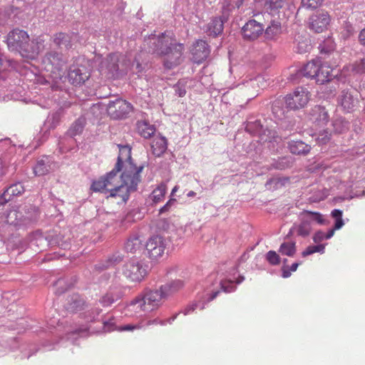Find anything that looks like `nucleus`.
<instances>
[{
  "label": "nucleus",
  "instance_id": "54",
  "mask_svg": "<svg viewBox=\"0 0 365 365\" xmlns=\"http://www.w3.org/2000/svg\"><path fill=\"white\" fill-rule=\"evenodd\" d=\"M166 324V322L165 321H163V320H160L159 319H155L153 320H150L148 322L147 324L148 326H150V325H165Z\"/></svg>",
  "mask_w": 365,
  "mask_h": 365
},
{
  "label": "nucleus",
  "instance_id": "46",
  "mask_svg": "<svg viewBox=\"0 0 365 365\" xmlns=\"http://www.w3.org/2000/svg\"><path fill=\"white\" fill-rule=\"evenodd\" d=\"M353 71L357 73H363L365 72V59L362 58L359 61H356L353 64Z\"/></svg>",
  "mask_w": 365,
  "mask_h": 365
},
{
  "label": "nucleus",
  "instance_id": "16",
  "mask_svg": "<svg viewBox=\"0 0 365 365\" xmlns=\"http://www.w3.org/2000/svg\"><path fill=\"white\" fill-rule=\"evenodd\" d=\"M309 25L311 29L317 33H322L327 29L330 23V16L325 11H317L310 17Z\"/></svg>",
  "mask_w": 365,
  "mask_h": 365
},
{
  "label": "nucleus",
  "instance_id": "22",
  "mask_svg": "<svg viewBox=\"0 0 365 365\" xmlns=\"http://www.w3.org/2000/svg\"><path fill=\"white\" fill-rule=\"evenodd\" d=\"M288 148L292 154L306 155L309 153L311 146L302 140H291L288 143Z\"/></svg>",
  "mask_w": 365,
  "mask_h": 365
},
{
  "label": "nucleus",
  "instance_id": "26",
  "mask_svg": "<svg viewBox=\"0 0 365 365\" xmlns=\"http://www.w3.org/2000/svg\"><path fill=\"white\" fill-rule=\"evenodd\" d=\"M24 192V187L20 182L15 183L9 187L4 193L5 200L9 201L13 196H18Z\"/></svg>",
  "mask_w": 365,
  "mask_h": 365
},
{
  "label": "nucleus",
  "instance_id": "13",
  "mask_svg": "<svg viewBox=\"0 0 365 365\" xmlns=\"http://www.w3.org/2000/svg\"><path fill=\"white\" fill-rule=\"evenodd\" d=\"M148 257L152 259H158L165 252V244L164 240L160 236L150 237L145 245Z\"/></svg>",
  "mask_w": 365,
  "mask_h": 365
},
{
  "label": "nucleus",
  "instance_id": "64",
  "mask_svg": "<svg viewBox=\"0 0 365 365\" xmlns=\"http://www.w3.org/2000/svg\"><path fill=\"white\" fill-rule=\"evenodd\" d=\"M0 246L1 247V248H4V244L1 242H0Z\"/></svg>",
  "mask_w": 365,
  "mask_h": 365
},
{
  "label": "nucleus",
  "instance_id": "58",
  "mask_svg": "<svg viewBox=\"0 0 365 365\" xmlns=\"http://www.w3.org/2000/svg\"><path fill=\"white\" fill-rule=\"evenodd\" d=\"M176 91H178L180 97L184 96L186 93V91L185 88H178V90H176Z\"/></svg>",
  "mask_w": 365,
  "mask_h": 365
},
{
  "label": "nucleus",
  "instance_id": "45",
  "mask_svg": "<svg viewBox=\"0 0 365 365\" xmlns=\"http://www.w3.org/2000/svg\"><path fill=\"white\" fill-rule=\"evenodd\" d=\"M266 258L267 261L273 265L279 264L280 262V258L279 256L274 251H269L267 253Z\"/></svg>",
  "mask_w": 365,
  "mask_h": 365
},
{
  "label": "nucleus",
  "instance_id": "62",
  "mask_svg": "<svg viewBox=\"0 0 365 365\" xmlns=\"http://www.w3.org/2000/svg\"><path fill=\"white\" fill-rule=\"evenodd\" d=\"M195 195V192L194 191H190L187 193L188 197H193Z\"/></svg>",
  "mask_w": 365,
  "mask_h": 365
},
{
  "label": "nucleus",
  "instance_id": "15",
  "mask_svg": "<svg viewBox=\"0 0 365 365\" xmlns=\"http://www.w3.org/2000/svg\"><path fill=\"white\" fill-rule=\"evenodd\" d=\"M29 41V36L25 31L20 29H14L11 31L7 38L8 46L12 50L18 52L21 48Z\"/></svg>",
  "mask_w": 365,
  "mask_h": 365
},
{
  "label": "nucleus",
  "instance_id": "38",
  "mask_svg": "<svg viewBox=\"0 0 365 365\" xmlns=\"http://www.w3.org/2000/svg\"><path fill=\"white\" fill-rule=\"evenodd\" d=\"M84 305V302L79 296L75 295L73 297V302L69 304L68 309L71 312H77L81 310Z\"/></svg>",
  "mask_w": 365,
  "mask_h": 365
},
{
  "label": "nucleus",
  "instance_id": "10",
  "mask_svg": "<svg viewBox=\"0 0 365 365\" xmlns=\"http://www.w3.org/2000/svg\"><path fill=\"white\" fill-rule=\"evenodd\" d=\"M45 39L43 36H37L25 43L19 51V53L23 58L27 59H35L39 53L44 50Z\"/></svg>",
  "mask_w": 365,
  "mask_h": 365
},
{
  "label": "nucleus",
  "instance_id": "1",
  "mask_svg": "<svg viewBox=\"0 0 365 365\" xmlns=\"http://www.w3.org/2000/svg\"><path fill=\"white\" fill-rule=\"evenodd\" d=\"M145 43L153 45V53L163 57V65L166 68L171 69L180 63L184 46L176 43L172 32L165 31L158 36L151 35Z\"/></svg>",
  "mask_w": 365,
  "mask_h": 365
},
{
  "label": "nucleus",
  "instance_id": "33",
  "mask_svg": "<svg viewBox=\"0 0 365 365\" xmlns=\"http://www.w3.org/2000/svg\"><path fill=\"white\" fill-rule=\"evenodd\" d=\"M284 0H265V6L272 14H275L284 4Z\"/></svg>",
  "mask_w": 365,
  "mask_h": 365
},
{
  "label": "nucleus",
  "instance_id": "27",
  "mask_svg": "<svg viewBox=\"0 0 365 365\" xmlns=\"http://www.w3.org/2000/svg\"><path fill=\"white\" fill-rule=\"evenodd\" d=\"M183 285L184 283L182 280L177 279L170 283L163 284L160 286V287L161 289H163L165 294L168 297L180 290L183 287Z\"/></svg>",
  "mask_w": 365,
  "mask_h": 365
},
{
  "label": "nucleus",
  "instance_id": "60",
  "mask_svg": "<svg viewBox=\"0 0 365 365\" xmlns=\"http://www.w3.org/2000/svg\"><path fill=\"white\" fill-rule=\"evenodd\" d=\"M303 43L304 44V49H303V50H302V49H301V48H300V46H299V47H298V51H299V52H300V53H302V52H304V51H306L307 50V48L309 47V44H307V43Z\"/></svg>",
  "mask_w": 365,
  "mask_h": 365
},
{
  "label": "nucleus",
  "instance_id": "21",
  "mask_svg": "<svg viewBox=\"0 0 365 365\" xmlns=\"http://www.w3.org/2000/svg\"><path fill=\"white\" fill-rule=\"evenodd\" d=\"M329 119L328 111L322 106H314L311 111V120L317 125H326Z\"/></svg>",
  "mask_w": 365,
  "mask_h": 365
},
{
  "label": "nucleus",
  "instance_id": "11",
  "mask_svg": "<svg viewBox=\"0 0 365 365\" xmlns=\"http://www.w3.org/2000/svg\"><path fill=\"white\" fill-rule=\"evenodd\" d=\"M265 85V81L262 76L257 75L253 78L245 80L240 88L244 96L248 99L257 97L260 89Z\"/></svg>",
  "mask_w": 365,
  "mask_h": 365
},
{
  "label": "nucleus",
  "instance_id": "59",
  "mask_svg": "<svg viewBox=\"0 0 365 365\" xmlns=\"http://www.w3.org/2000/svg\"><path fill=\"white\" fill-rule=\"evenodd\" d=\"M299 263H293L290 267V270L292 272H295L297 269Z\"/></svg>",
  "mask_w": 365,
  "mask_h": 365
},
{
  "label": "nucleus",
  "instance_id": "28",
  "mask_svg": "<svg viewBox=\"0 0 365 365\" xmlns=\"http://www.w3.org/2000/svg\"><path fill=\"white\" fill-rule=\"evenodd\" d=\"M138 133L145 138H150L155 132V128L153 125H150L145 121L138 123Z\"/></svg>",
  "mask_w": 365,
  "mask_h": 365
},
{
  "label": "nucleus",
  "instance_id": "32",
  "mask_svg": "<svg viewBox=\"0 0 365 365\" xmlns=\"http://www.w3.org/2000/svg\"><path fill=\"white\" fill-rule=\"evenodd\" d=\"M332 126L335 133H343L349 130V122L341 117L336 118L333 120Z\"/></svg>",
  "mask_w": 365,
  "mask_h": 365
},
{
  "label": "nucleus",
  "instance_id": "63",
  "mask_svg": "<svg viewBox=\"0 0 365 365\" xmlns=\"http://www.w3.org/2000/svg\"><path fill=\"white\" fill-rule=\"evenodd\" d=\"M289 274H290V273H289V272H286V271H284V272H283V277H288L289 276Z\"/></svg>",
  "mask_w": 365,
  "mask_h": 365
},
{
  "label": "nucleus",
  "instance_id": "19",
  "mask_svg": "<svg viewBox=\"0 0 365 365\" xmlns=\"http://www.w3.org/2000/svg\"><path fill=\"white\" fill-rule=\"evenodd\" d=\"M357 103V99L348 91H342L337 98L338 106H340L345 113L352 112Z\"/></svg>",
  "mask_w": 365,
  "mask_h": 365
},
{
  "label": "nucleus",
  "instance_id": "7",
  "mask_svg": "<svg viewBox=\"0 0 365 365\" xmlns=\"http://www.w3.org/2000/svg\"><path fill=\"white\" fill-rule=\"evenodd\" d=\"M311 98L310 92L304 87H297L293 92L284 97V103L290 110H299L304 108Z\"/></svg>",
  "mask_w": 365,
  "mask_h": 365
},
{
  "label": "nucleus",
  "instance_id": "4",
  "mask_svg": "<svg viewBox=\"0 0 365 365\" xmlns=\"http://www.w3.org/2000/svg\"><path fill=\"white\" fill-rule=\"evenodd\" d=\"M333 68L319 58L309 61L302 70L304 76L314 79L318 84L329 82L334 76Z\"/></svg>",
  "mask_w": 365,
  "mask_h": 365
},
{
  "label": "nucleus",
  "instance_id": "23",
  "mask_svg": "<svg viewBox=\"0 0 365 365\" xmlns=\"http://www.w3.org/2000/svg\"><path fill=\"white\" fill-rule=\"evenodd\" d=\"M224 19L222 17H215L207 25V33L209 36H217L223 31Z\"/></svg>",
  "mask_w": 365,
  "mask_h": 365
},
{
  "label": "nucleus",
  "instance_id": "35",
  "mask_svg": "<svg viewBox=\"0 0 365 365\" xmlns=\"http://www.w3.org/2000/svg\"><path fill=\"white\" fill-rule=\"evenodd\" d=\"M84 128V121L81 119L76 120L68 130L71 136H76L81 134Z\"/></svg>",
  "mask_w": 365,
  "mask_h": 365
},
{
  "label": "nucleus",
  "instance_id": "14",
  "mask_svg": "<svg viewBox=\"0 0 365 365\" xmlns=\"http://www.w3.org/2000/svg\"><path fill=\"white\" fill-rule=\"evenodd\" d=\"M264 31L263 24L258 20H249L242 28L243 38L248 41L257 39Z\"/></svg>",
  "mask_w": 365,
  "mask_h": 365
},
{
  "label": "nucleus",
  "instance_id": "44",
  "mask_svg": "<svg viewBox=\"0 0 365 365\" xmlns=\"http://www.w3.org/2000/svg\"><path fill=\"white\" fill-rule=\"evenodd\" d=\"M324 0H302V5L306 9H316L319 6Z\"/></svg>",
  "mask_w": 365,
  "mask_h": 365
},
{
  "label": "nucleus",
  "instance_id": "53",
  "mask_svg": "<svg viewBox=\"0 0 365 365\" xmlns=\"http://www.w3.org/2000/svg\"><path fill=\"white\" fill-rule=\"evenodd\" d=\"M285 159H281L280 161L276 163L274 167L276 169L283 170L289 167V163L287 161H284Z\"/></svg>",
  "mask_w": 365,
  "mask_h": 365
},
{
  "label": "nucleus",
  "instance_id": "49",
  "mask_svg": "<svg viewBox=\"0 0 365 365\" xmlns=\"http://www.w3.org/2000/svg\"><path fill=\"white\" fill-rule=\"evenodd\" d=\"M175 202H176V200L175 198H170L166 202V204L160 209V210H159L160 214H163L164 212H168L170 210L171 206H173Z\"/></svg>",
  "mask_w": 365,
  "mask_h": 365
},
{
  "label": "nucleus",
  "instance_id": "57",
  "mask_svg": "<svg viewBox=\"0 0 365 365\" xmlns=\"http://www.w3.org/2000/svg\"><path fill=\"white\" fill-rule=\"evenodd\" d=\"M220 292V290H217V291L213 292L210 294V297L208 298V300H209V301H212V300H213L215 298H216V297L218 295V294H219Z\"/></svg>",
  "mask_w": 365,
  "mask_h": 365
},
{
  "label": "nucleus",
  "instance_id": "39",
  "mask_svg": "<svg viewBox=\"0 0 365 365\" xmlns=\"http://www.w3.org/2000/svg\"><path fill=\"white\" fill-rule=\"evenodd\" d=\"M325 246L324 245H312L307 247L302 253L303 257H307L308 255H312L315 252H324Z\"/></svg>",
  "mask_w": 365,
  "mask_h": 365
},
{
  "label": "nucleus",
  "instance_id": "36",
  "mask_svg": "<svg viewBox=\"0 0 365 365\" xmlns=\"http://www.w3.org/2000/svg\"><path fill=\"white\" fill-rule=\"evenodd\" d=\"M311 230L312 227L309 221L303 220L297 229V234L304 237L310 234Z\"/></svg>",
  "mask_w": 365,
  "mask_h": 365
},
{
  "label": "nucleus",
  "instance_id": "20",
  "mask_svg": "<svg viewBox=\"0 0 365 365\" xmlns=\"http://www.w3.org/2000/svg\"><path fill=\"white\" fill-rule=\"evenodd\" d=\"M118 146L119 155L114 168L120 171L123 167L125 168V166H127L129 163L134 164V163L131 158V148L128 145Z\"/></svg>",
  "mask_w": 365,
  "mask_h": 365
},
{
  "label": "nucleus",
  "instance_id": "52",
  "mask_svg": "<svg viewBox=\"0 0 365 365\" xmlns=\"http://www.w3.org/2000/svg\"><path fill=\"white\" fill-rule=\"evenodd\" d=\"M140 328V327L139 325L127 324V325L119 327L118 330L121 331H133L135 329H138Z\"/></svg>",
  "mask_w": 365,
  "mask_h": 365
},
{
  "label": "nucleus",
  "instance_id": "12",
  "mask_svg": "<svg viewBox=\"0 0 365 365\" xmlns=\"http://www.w3.org/2000/svg\"><path fill=\"white\" fill-rule=\"evenodd\" d=\"M133 106L128 101L121 98L110 101L108 105V113L114 119H120L126 116L132 110Z\"/></svg>",
  "mask_w": 365,
  "mask_h": 365
},
{
  "label": "nucleus",
  "instance_id": "61",
  "mask_svg": "<svg viewBox=\"0 0 365 365\" xmlns=\"http://www.w3.org/2000/svg\"><path fill=\"white\" fill-rule=\"evenodd\" d=\"M178 186H175L172 190L171 195H173L178 190Z\"/></svg>",
  "mask_w": 365,
  "mask_h": 365
},
{
  "label": "nucleus",
  "instance_id": "41",
  "mask_svg": "<svg viewBox=\"0 0 365 365\" xmlns=\"http://www.w3.org/2000/svg\"><path fill=\"white\" fill-rule=\"evenodd\" d=\"M331 136V134L328 130H324L317 135L316 141L319 145H326L330 141Z\"/></svg>",
  "mask_w": 365,
  "mask_h": 365
},
{
  "label": "nucleus",
  "instance_id": "9",
  "mask_svg": "<svg viewBox=\"0 0 365 365\" xmlns=\"http://www.w3.org/2000/svg\"><path fill=\"white\" fill-rule=\"evenodd\" d=\"M123 274L131 282H140L146 275L147 272L138 260L132 259L124 264Z\"/></svg>",
  "mask_w": 365,
  "mask_h": 365
},
{
  "label": "nucleus",
  "instance_id": "34",
  "mask_svg": "<svg viewBox=\"0 0 365 365\" xmlns=\"http://www.w3.org/2000/svg\"><path fill=\"white\" fill-rule=\"evenodd\" d=\"M279 252L289 257H292L296 252L295 243L292 242H284L280 245Z\"/></svg>",
  "mask_w": 365,
  "mask_h": 365
},
{
  "label": "nucleus",
  "instance_id": "31",
  "mask_svg": "<svg viewBox=\"0 0 365 365\" xmlns=\"http://www.w3.org/2000/svg\"><path fill=\"white\" fill-rule=\"evenodd\" d=\"M167 191V186L164 183L160 184L150 195L152 200L155 203L160 202L164 199L165 195Z\"/></svg>",
  "mask_w": 365,
  "mask_h": 365
},
{
  "label": "nucleus",
  "instance_id": "3",
  "mask_svg": "<svg viewBox=\"0 0 365 365\" xmlns=\"http://www.w3.org/2000/svg\"><path fill=\"white\" fill-rule=\"evenodd\" d=\"M168 296L161 289L149 290L142 295L137 296L128 304V309L135 313L150 312L158 309Z\"/></svg>",
  "mask_w": 365,
  "mask_h": 365
},
{
  "label": "nucleus",
  "instance_id": "43",
  "mask_svg": "<svg viewBox=\"0 0 365 365\" xmlns=\"http://www.w3.org/2000/svg\"><path fill=\"white\" fill-rule=\"evenodd\" d=\"M260 140L266 142V141H272V140L274 139L276 137V132L272 130L267 129L263 131L262 133H259Z\"/></svg>",
  "mask_w": 365,
  "mask_h": 365
},
{
  "label": "nucleus",
  "instance_id": "6",
  "mask_svg": "<svg viewBox=\"0 0 365 365\" xmlns=\"http://www.w3.org/2000/svg\"><path fill=\"white\" fill-rule=\"evenodd\" d=\"M143 168L144 165L137 166L130 163L125 166L120 175V184L128 188V197L130 192L137 190L138 185L141 181L140 173Z\"/></svg>",
  "mask_w": 365,
  "mask_h": 365
},
{
  "label": "nucleus",
  "instance_id": "40",
  "mask_svg": "<svg viewBox=\"0 0 365 365\" xmlns=\"http://www.w3.org/2000/svg\"><path fill=\"white\" fill-rule=\"evenodd\" d=\"M331 215L336 220L334 227L336 230H339L344 225L342 220V211L338 209H334L331 211Z\"/></svg>",
  "mask_w": 365,
  "mask_h": 365
},
{
  "label": "nucleus",
  "instance_id": "29",
  "mask_svg": "<svg viewBox=\"0 0 365 365\" xmlns=\"http://www.w3.org/2000/svg\"><path fill=\"white\" fill-rule=\"evenodd\" d=\"M53 41L59 47L68 48L71 46V36L66 33H57L54 35Z\"/></svg>",
  "mask_w": 365,
  "mask_h": 365
},
{
  "label": "nucleus",
  "instance_id": "30",
  "mask_svg": "<svg viewBox=\"0 0 365 365\" xmlns=\"http://www.w3.org/2000/svg\"><path fill=\"white\" fill-rule=\"evenodd\" d=\"M141 248L142 241L137 236L130 237L125 244V250L131 253H135L137 251L140 250Z\"/></svg>",
  "mask_w": 365,
  "mask_h": 365
},
{
  "label": "nucleus",
  "instance_id": "24",
  "mask_svg": "<svg viewBox=\"0 0 365 365\" xmlns=\"http://www.w3.org/2000/svg\"><path fill=\"white\" fill-rule=\"evenodd\" d=\"M151 148L153 153L156 156H160L167 149V140L162 136H157L154 138L151 143Z\"/></svg>",
  "mask_w": 365,
  "mask_h": 365
},
{
  "label": "nucleus",
  "instance_id": "42",
  "mask_svg": "<svg viewBox=\"0 0 365 365\" xmlns=\"http://www.w3.org/2000/svg\"><path fill=\"white\" fill-rule=\"evenodd\" d=\"M118 296H115L112 293H108L101 299L100 302L103 307H108L111 305L116 300H118Z\"/></svg>",
  "mask_w": 365,
  "mask_h": 365
},
{
  "label": "nucleus",
  "instance_id": "17",
  "mask_svg": "<svg viewBox=\"0 0 365 365\" xmlns=\"http://www.w3.org/2000/svg\"><path fill=\"white\" fill-rule=\"evenodd\" d=\"M90 77V73L85 66H72L68 74L69 82L74 85L84 83Z\"/></svg>",
  "mask_w": 365,
  "mask_h": 365
},
{
  "label": "nucleus",
  "instance_id": "48",
  "mask_svg": "<svg viewBox=\"0 0 365 365\" xmlns=\"http://www.w3.org/2000/svg\"><path fill=\"white\" fill-rule=\"evenodd\" d=\"M220 286L221 289L225 292H230L234 290L233 283L231 281H222Z\"/></svg>",
  "mask_w": 365,
  "mask_h": 365
},
{
  "label": "nucleus",
  "instance_id": "37",
  "mask_svg": "<svg viewBox=\"0 0 365 365\" xmlns=\"http://www.w3.org/2000/svg\"><path fill=\"white\" fill-rule=\"evenodd\" d=\"M48 172V166L45 163L44 160H40L37 162L36 165L34 168V173L36 175L41 176L44 175Z\"/></svg>",
  "mask_w": 365,
  "mask_h": 365
},
{
  "label": "nucleus",
  "instance_id": "51",
  "mask_svg": "<svg viewBox=\"0 0 365 365\" xmlns=\"http://www.w3.org/2000/svg\"><path fill=\"white\" fill-rule=\"evenodd\" d=\"M324 239H326L325 232H324L322 231L317 232L313 237V240L316 243L319 242Z\"/></svg>",
  "mask_w": 365,
  "mask_h": 365
},
{
  "label": "nucleus",
  "instance_id": "25",
  "mask_svg": "<svg viewBox=\"0 0 365 365\" xmlns=\"http://www.w3.org/2000/svg\"><path fill=\"white\" fill-rule=\"evenodd\" d=\"M264 31L267 38L273 39L282 33L281 23L272 21L270 25Z\"/></svg>",
  "mask_w": 365,
  "mask_h": 365
},
{
  "label": "nucleus",
  "instance_id": "47",
  "mask_svg": "<svg viewBox=\"0 0 365 365\" xmlns=\"http://www.w3.org/2000/svg\"><path fill=\"white\" fill-rule=\"evenodd\" d=\"M304 212L307 215H312V220H315L319 224L323 225L324 223V219L323 218V216L320 213L311 211H305Z\"/></svg>",
  "mask_w": 365,
  "mask_h": 365
},
{
  "label": "nucleus",
  "instance_id": "5",
  "mask_svg": "<svg viewBox=\"0 0 365 365\" xmlns=\"http://www.w3.org/2000/svg\"><path fill=\"white\" fill-rule=\"evenodd\" d=\"M120 61L123 70H126L130 66V62L125 61L124 56L121 54L118 53L109 54L100 63L99 71L101 74L108 78H114L119 70L118 63Z\"/></svg>",
  "mask_w": 365,
  "mask_h": 365
},
{
  "label": "nucleus",
  "instance_id": "8",
  "mask_svg": "<svg viewBox=\"0 0 365 365\" xmlns=\"http://www.w3.org/2000/svg\"><path fill=\"white\" fill-rule=\"evenodd\" d=\"M44 69L56 76H61L65 68L66 60L60 53L51 51L47 53L43 58Z\"/></svg>",
  "mask_w": 365,
  "mask_h": 365
},
{
  "label": "nucleus",
  "instance_id": "2",
  "mask_svg": "<svg viewBox=\"0 0 365 365\" xmlns=\"http://www.w3.org/2000/svg\"><path fill=\"white\" fill-rule=\"evenodd\" d=\"M120 171L113 168L110 172L92 182L91 190L95 192L108 193L106 198L118 200V203L125 202L128 200V188L120 184L118 177Z\"/></svg>",
  "mask_w": 365,
  "mask_h": 365
},
{
  "label": "nucleus",
  "instance_id": "55",
  "mask_svg": "<svg viewBox=\"0 0 365 365\" xmlns=\"http://www.w3.org/2000/svg\"><path fill=\"white\" fill-rule=\"evenodd\" d=\"M359 41L361 45L365 46V28L360 31Z\"/></svg>",
  "mask_w": 365,
  "mask_h": 365
},
{
  "label": "nucleus",
  "instance_id": "56",
  "mask_svg": "<svg viewBox=\"0 0 365 365\" xmlns=\"http://www.w3.org/2000/svg\"><path fill=\"white\" fill-rule=\"evenodd\" d=\"M335 230L336 229L334 227L333 229L329 230L327 233H325L326 239L331 238L334 235Z\"/></svg>",
  "mask_w": 365,
  "mask_h": 365
},
{
  "label": "nucleus",
  "instance_id": "18",
  "mask_svg": "<svg viewBox=\"0 0 365 365\" xmlns=\"http://www.w3.org/2000/svg\"><path fill=\"white\" fill-rule=\"evenodd\" d=\"M191 53L192 61L197 64L206 60L210 54V50L206 41L197 40L192 46Z\"/></svg>",
  "mask_w": 365,
  "mask_h": 365
},
{
  "label": "nucleus",
  "instance_id": "50",
  "mask_svg": "<svg viewBox=\"0 0 365 365\" xmlns=\"http://www.w3.org/2000/svg\"><path fill=\"white\" fill-rule=\"evenodd\" d=\"M259 127H260L259 129L262 128V126H260V125H259V122H258V121L250 122L247 124L245 129L247 131H248L250 133H252L253 128H257Z\"/></svg>",
  "mask_w": 365,
  "mask_h": 365
}]
</instances>
